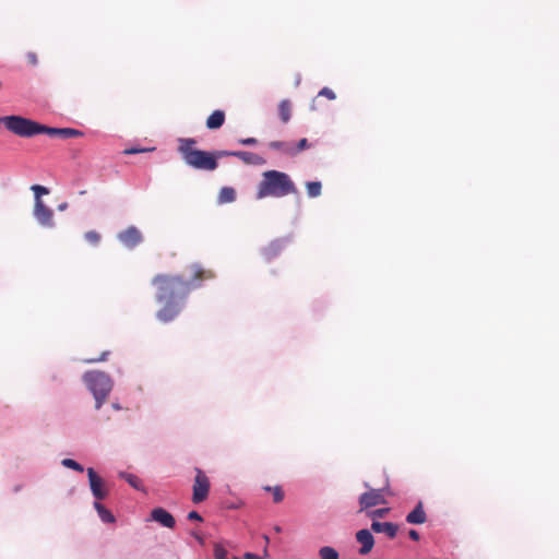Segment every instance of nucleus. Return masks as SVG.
I'll return each mask as SVG.
<instances>
[{
	"mask_svg": "<svg viewBox=\"0 0 559 559\" xmlns=\"http://www.w3.org/2000/svg\"><path fill=\"white\" fill-rule=\"evenodd\" d=\"M192 276L185 280L181 275L157 274L152 278V285L156 288L155 299L163 304L156 312V318L167 323L175 320L182 310L183 300L189 293L201 286L203 281L212 280L215 274L200 264L191 265Z\"/></svg>",
	"mask_w": 559,
	"mask_h": 559,
	"instance_id": "f257e3e1",
	"label": "nucleus"
},
{
	"mask_svg": "<svg viewBox=\"0 0 559 559\" xmlns=\"http://www.w3.org/2000/svg\"><path fill=\"white\" fill-rule=\"evenodd\" d=\"M3 124L10 132L21 138H32L40 133H45L50 138L61 139L82 135V132L76 129L47 127L32 119L15 115L3 117Z\"/></svg>",
	"mask_w": 559,
	"mask_h": 559,
	"instance_id": "f03ea898",
	"label": "nucleus"
},
{
	"mask_svg": "<svg viewBox=\"0 0 559 559\" xmlns=\"http://www.w3.org/2000/svg\"><path fill=\"white\" fill-rule=\"evenodd\" d=\"M296 191L294 181L286 173L267 170L262 174V179L258 185L257 199L261 200L267 197L282 198L296 193Z\"/></svg>",
	"mask_w": 559,
	"mask_h": 559,
	"instance_id": "7ed1b4c3",
	"label": "nucleus"
},
{
	"mask_svg": "<svg viewBox=\"0 0 559 559\" xmlns=\"http://www.w3.org/2000/svg\"><path fill=\"white\" fill-rule=\"evenodd\" d=\"M197 141L192 138L178 139V152L185 163L195 169L215 170L218 166L211 152L195 148Z\"/></svg>",
	"mask_w": 559,
	"mask_h": 559,
	"instance_id": "20e7f679",
	"label": "nucleus"
},
{
	"mask_svg": "<svg viewBox=\"0 0 559 559\" xmlns=\"http://www.w3.org/2000/svg\"><path fill=\"white\" fill-rule=\"evenodd\" d=\"M83 380L95 397V408L99 409L112 389L110 377L103 371H87Z\"/></svg>",
	"mask_w": 559,
	"mask_h": 559,
	"instance_id": "39448f33",
	"label": "nucleus"
},
{
	"mask_svg": "<svg viewBox=\"0 0 559 559\" xmlns=\"http://www.w3.org/2000/svg\"><path fill=\"white\" fill-rule=\"evenodd\" d=\"M192 489H193V492H192L193 503H201L209 496L210 479L205 475V473L200 468H195V477H194V483H193Z\"/></svg>",
	"mask_w": 559,
	"mask_h": 559,
	"instance_id": "423d86ee",
	"label": "nucleus"
},
{
	"mask_svg": "<svg viewBox=\"0 0 559 559\" xmlns=\"http://www.w3.org/2000/svg\"><path fill=\"white\" fill-rule=\"evenodd\" d=\"M33 214L36 221L43 227H55L53 211L50 207H48L44 202H34Z\"/></svg>",
	"mask_w": 559,
	"mask_h": 559,
	"instance_id": "0eeeda50",
	"label": "nucleus"
},
{
	"mask_svg": "<svg viewBox=\"0 0 559 559\" xmlns=\"http://www.w3.org/2000/svg\"><path fill=\"white\" fill-rule=\"evenodd\" d=\"M384 488L381 489H370L359 497V506L360 511L367 510L371 507H376L378 504L385 503V499L383 497Z\"/></svg>",
	"mask_w": 559,
	"mask_h": 559,
	"instance_id": "6e6552de",
	"label": "nucleus"
},
{
	"mask_svg": "<svg viewBox=\"0 0 559 559\" xmlns=\"http://www.w3.org/2000/svg\"><path fill=\"white\" fill-rule=\"evenodd\" d=\"M87 476L91 491L95 499H105L108 495V489L106 488L104 480L96 474V472L92 467L87 468Z\"/></svg>",
	"mask_w": 559,
	"mask_h": 559,
	"instance_id": "1a4fd4ad",
	"label": "nucleus"
},
{
	"mask_svg": "<svg viewBox=\"0 0 559 559\" xmlns=\"http://www.w3.org/2000/svg\"><path fill=\"white\" fill-rule=\"evenodd\" d=\"M118 239L126 247L132 249L136 247L139 243H141L143 237L141 231L136 227L130 226L118 234Z\"/></svg>",
	"mask_w": 559,
	"mask_h": 559,
	"instance_id": "9d476101",
	"label": "nucleus"
},
{
	"mask_svg": "<svg viewBox=\"0 0 559 559\" xmlns=\"http://www.w3.org/2000/svg\"><path fill=\"white\" fill-rule=\"evenodd\" d=\"M356 539L361 545L359 554L365 556L369 554L374 545V538L371 531L364 528L356 533Z\"/></svg>",
	"mask_w": 559,
	"mask_h": 559,
	"instance_id": "9b49d317",
	"label": "nucleus"
},
{
	"mask_svg": "<svg viewBox=\"0 0 559 559\" xmlns=\"http://www.w3.org/2000/svg\"><path fill=\"white\" fill-rule=\"evenodd\" d=\"M151 519L167 528H174L176 525L175 518L163 508L153 509L151 512Z\"/></svg>",
	"mask_w": 559,
	"mask_h": 559,
	"instance_id": "f8f14e48",
	"label": "nucleus"
},
{
	"mask_svg": "<svg viewBox=\"0 0 559 559\" xmlns=\"http://www.w3.org/2000/svg\"><path fill=\"white\" fill-rule=\"evenodd\" d=\"M371 530L376 533H384L388 537L394 538L397 534L399 526L392 522H378L371 523Z\"/></svg>",
	"mask_w": 559,
	"mask_h": 559,
	"instance_id": "ddd939ff",
	"label": "nucleus"
},
{
	"mask_svg": "<svg viewBox=\"0 0 559 559\" xmlns=\"http://www.w3.org/2000/svg\"><path fill=\"white\" fill-rule=\"evenodd\" d=\"M427 520L426 512L424 510L423 502L419 501L417 506L406 515V522L408 524H423Z\"/></svg>",
	"mask_w": 559,
	"mask_h": 559,
	"instance_id": "4468645a",
	"label": "nucleus"
},
{
	"mask_svg": "<svg viewBox=\"0 0 559 559\" xmlns=\"http://www.w3.org/2000/svg\"><path fill=\"white\" fill-rule=\"evenodd\" d=\"M225 122V112L221 109L214 110L206 119V128L210 130L219 129Z\"/></svg>",
	"mask_w": 559,
	"mask_h": 559,
	"instance_id": "2eb2a0df",
	"label": "nucleus"
},
{
	"mask_svg": "<svg viewBox=\"0 0 559 559\" xmlns=\"http://www.w3.org/2000/svg\"><path fill=\"white\" fill-rule=\"evenodd\" d=\"M233 156L238 157L245 164L259 165L263 162L262 157L255 153L247 151H234Z\"/></svg>",
	"mask_w": 559,
	"mask_h": 559,
	"instance_id": "dca6fc26",
	"label": "nucleus"
},
{
	"mask_svg": "<svg viewBox=\"0 0 559 559\" xmlns=\"http://www.w3.org/2000/svg\"><path fill=\"white\" fill-rule=\"evenodd\" d=\"M278 116L283 123H287L292 117V103L288 99H283L278 104Z\"/></svg>",
	"mask_w": 559,
	"mask_h": 559,
	"instance_id": "f3484780",
	"label": "nucleus"
},
{
	"mask_svg": "<svg viewBox=\"0 0 559 559\" xmlns=\"http://www.w3.org/2000/svg\"><path fill=\"white\" fill-rule=\"evenodd\" d=\"M94 508L104 523H114L116 521L114 514L108 509H106L99 501L94 502Z\"/></svg>",
	"mask_w": 559,
	"mask_h": 559,
	"instance_id": "a211bd4d",
	"label": "nucleus"
},
{
	"mask_svg": "<svg viewBox=\"0 0 559 559\" xmlns=\"http://www.w3.org/2000/svg\"><path fill=\"white\" fill-rule=\"evenodd\" d=\"M236 199V191L231 187H224L218 194L219 203H230Z\"/></svg>",
	"mask_w": 559,
	"mask_h": 559,
	"instance_id": "6ab92c4d",
	"label": "nucleus"
},
{
	"mask_svg": "<svg viewBox=\"0 0 559 559\" xmlns=\"http://www.w3.org/2000/svg\"><path fill=\"white\" fill-rule=\"evenodd\" d=\"M310 146H311V144L308 142L307 139L304 138V139L298 141L296 146H292V147L285 148V153L289 154V155H296L299 152L309 148Z\"/></svg>",
	"mask_w": 559,
	"mask_h": 559,
	"instance_id": "aec40b11",
	"label": "nucleus"
},
{
	"mask_svg": "<svg viewBox=\"0 0 559 559\" xmlns=\"http://www.w3.org/2000/svg\"><path fill=\"white\" fill-rule=\"evenodd\" d=\"M309 198H317L321 194L322 185L320 181H309L306 183Z\"/></svg>",
	"mask_w": 559,
	"mask_h": 559,
	"instance_id": "412c9836",
	"label": "nucleus"
},
{
	"mask_svg": "<svg viewBox=\"0 0 559 559\" xmlns=\"http://www.w3.org/2000/svg\"><path fill=\"white\" fill-rule=\"evenodd\" d=\"M264 490L272 493L273 501L275 503H280V502L283 501V499H284V491H283V488L281 486H274V487L265 486Z\"/></svg>",
	"mask_w": 559,
	"mask_h": 559,
	"instance_id": "4be33fe9",
	"label": "nucleus"
},
{
	"mask_svg": "<svg viewBox=\"0 0 559 559\" xmlns=\"http://www.w3.org/2000/svg\"><path fill=\"white\" fill-rule=\"evenodd\" d=\"M319 555L321 559H338L337 551L329 546H324L320 549Z\"/></svg>",
	"mask_w": 559,
	"mask_h": 559,
	"instance_id": "5701e85b",
	"label": "nucleus"
},
{
	"mask_svg": "<svg viewBox=\"0 0 559 559\" xmlns=\"http://www.w3.org/2000/svg\"><path fill=\"white\" fill-rule=\"evenodd\" d=\"M31 190L34 192L35 195V202H44L41 200V197L49 193V190L40 185H33L31 187Z\"/></svg>",
	"mask_w": 559,
	"mask_h": 559,
	"instance_id": "b1692460",
	"label": "nucleus"
},
{
	"mask_svg": "<svg viewBox=\"0 0 559 559\" xmlns=\"http://www.w3.org/2000/svg\"><path fill=\"white\" fill-rule=\"evenodd\" d=\"M119 476L126 479L135 489L141 488V480L133 474L120 473Z\"/></svg>",
	"mask_w": 559,
	"mask_h": 559,
	"instance_id": "393cba45",
	"label": "nucleus"
},
{
	"mask_svg": "<svg viewBox=\"0 0 559 559\" xmlns=\"http://www.w3.org/2000/svg\"><path fill=\"white\" fill-rule=\"evenodd\" d=\"M84 238L93 246H97L100 241V235L95 230H90L84 234Z\"/></svg>",
	"mask_w": 559,
	"mask_h": 559,
	"instance_id": "a878e982",
	"label": "nucleus"
},
{
	"mask_svg": "<svg viewBox=\"0 0 559 559\" xmlns=\"http://www.w3.org/2000/svg\"><path fill=\"white\" fill-rule=\"evenodd\" d=\"M61 464L64 467L74 469V471L80 472V473H82L84 471L83 466L81 464H79L76 461L72 460V459H63Z\"/></svg>",
	"mask_w": 559,
	"mask_h": 559,
	"instance_id": "bb28decb",
	"label": "nucleus"
},
{
	"mask_svg": "<svg viewBox=\"0 0 559 559\" xmlns=\"http://www.w3.org/2000/svg\"><path fill=\"white\" fill-rule=\"evenodd\" d=\"M227 550L221 545L215 544L214 545V558L215 559H227Z\"/></svg>",
	"mask_w": 559,
	"mask_h": 559,
	"instance_id": "cd10ccee",
	"label": "nucleus"
},
{
	"mask_svg": "<svg viewBox=\"0 0 559 559\" xmlns=\"http://www.w3.org/2000/svg\"><path fill=\"white\" fill-rule=\"evenodd\" d=\"M269 146L273 150L282 151L285 153V148L292 147L289 143L282 142V141H272L270 142Z\"/></svg>",
	"mask_w": 559,
	"mask_h": 559,
	"instance_id": "c85d7f7f",
	"label": "nucleus"
},
{
	"mask_svg": "<svg viewBox=\"0 0 559 559\" xmlns=\"http://www.w3.org/2000/svg\"><path fill=\"white\" fill-rule=\"evenodd\" d=\"M109 352L108 350H105L100 354L99 357L97 358H90V359H86L85 362L86 364H94V362H99V361H105L107 360L108 356H109Z\"/></svg>",
	"mask_w": 559,
	"mask_h": 559,
	"instance_id": "c756f323",
	"label": "nucleus"
},
{
	"mask_svg": "<svg viewBox=\"0 0 559 559\" xmlns=\"http://www.w3.org/2000/svg\"><path fill=\"white\" fill-rule=\"evenodd\" d=\"M151 151H154V147H152V148H135V147H131V148L124 150L123 153L126 155H132V154H139V153L151 152Z\"/></svg>",
	"mask_w": 559,
	"mask_h": 559,
	"instance_id": "7c9ffc66",
	"label": "nucleus"
},
{
	"mask_svg": "<svg viewBox=\"0 0 559 559\" xmlns=\"http://www.w3.org/2000/svg\"><path fill=\"white\" fill-rule=\"evenodd\" d=\"M389 512V508L377 509L369 512V515L372 518H383Z\"/></svg>",
	"mask_w": 559,
	"mask_h": 559,
	"instance_id": "2f4dec72",
	"label": "nucleus"
},
{
	"mask_svg": "<svg viewBox=\"0 0 559 559\" xmlns=\"http://www.w3.org/2000/svg\"><path fill=\"white\" fill-rule=\"evenodd\" d=\"M211 153L215 156V160H217L219 157L233 156V152L230 151H216Z\"/></svg>",
	"mask_w": 559,
	"mask_h": 559,
	"instance_id": "473e14b6",
	"label": "nucleus"
},
{
	"mask_svg": "<svg viewBox=\"0 0 559 559\" xmlns=\"http://www.w3.org/2000/svg\"><path fill=\"white\" fill-rule=\"evenodd\" d=\"M239 143L242 145H255L258 143V141L254 138H246V139H240Z\"/></svg>",
	"mask_w": 559,
	"mask_h": 559,
	"instance_id": "72a5a7b5",
	"label": "nucleus"
},
{
	"mask_svg": "<svg viewBox=\"0 0 559 559\" xmlns=\"http://www.w3.org/2000/svg\"><path fill=\"white\" fill-rule=\"evenodd\" d=\"M188 519L191 521H199L202 522V516L197 511H191L188 513Z\"/></svg>",
	"mask_w": 559,
	"mask_h": 559,
	"instance_id": "f704fd0d",
	"label": "nucleus"
},
{
	"mask_svg": "<svg viewBox=\"0 0 559 559\" xmlns=\"http://www.w3.org/2000/svg\"><path fill=\"white\" fill-rule=\"evenodd\" d=\"M320 95H324V96H326V97H328V98H330V99H334V98H335V95H334L333 91H331V90H329V88H326V87H324V88L320 92Z\"/></svg>",
	"mask_w": 559,
	"mask_h": 559,
	"instance_id": "c9c22d12",
	"label": "nucleus"
},
{
	"mask_svg": "<svg viewBox=\"0 0 559 559\" xmlns=\"http://www.w3.org/2000/svg\"><path fill=\"white\" fill-rule=\"evenodd\" d=\"M408 536L412 540H415V542L419 540V538H420L419 533L416 530H411L408 532Z\"/></svg>",
	"mask_w": 559,
	"mask_h": 559,
	"instance_id": "e433bc0d",
	"label": "nucleus"
},
{
	"mask_svg": "<svg viewBox=\"0 0 559 559\" xmlns=\"http://www.w3.org/2000/svg\"><path fill=\"white\" fill-rule=\"evenodd\" d=\"M27 59H28L29 63H32V64H36L37 63V57L33 52L27 55Z\"/></svg>",
	"mask_w": 559,
	"mask_h": 559,
	"instance_id": "4c0bfd02",
	"label": "nucleus"
},
{
	"mask_svg": "<svg viewBox=\"0 0 559 559\" xmlns=\"http://www.w3.org/2000/svg\"><path fill=\"white\" fill-rule=\"evenodd\" d=\"M245 559H262V557L255 555V554H252V552H246L243 555Z\"/></svg>",
	"mask_w": 559,
	"mask_h": 559,
	"instance_id": "58836bf2",
	"label": "nucleus"
},
{
	"mask_svg": "<svg viewBox=\"0 0 559 559\" xmlns=\"http://www.w3.org/2000/svg\"><path fill=\"white\" fill-rule=\"evenodd\" d=\"M67 207H68V203L67 202H63V203L58 205V210L59 211H64Z\"/></svg>",
	"mask_w": 559,
	"mask_h": 559,
	"instance_id": "ea45409f",
	"label": "nucleus"
},
{
	"mask_svg": "<svg viewBox=\"0 0 559 559\" xmlns=\"http://www.w3.org/2000/svg\"><path fill=\"white\" fill-rule=\"evenodd\" d=\"M264 557H267V549L264 548Z\"/></svg>",
	"mask_w": 559,
	"mask_h": 559,
	"instance_id": "a19ab883",
	"label": "nucleus"
},
{
	"mask_svg": "<svg viewBox=\"0 0 559 559\" xmlns=\"http://www.w3.org/2000/svg\"><path fill=\"white\" fill-rule=\"evenodd\" d=\"M114 408L119 409V408H120V406H119V405H117V404H115V405H114Z\"/></svg>",
	"mask_w": 559,
	"mask_h": 559,
	"instance_id": "79ce46f5",
	"label": "nucleus"
},
{
	"mask_svg": "<svg viewBox=\"0 0 559 559\" xmlns=\"http://www.w3.org/2000/svg\"><path fill=\"white\" fill-rule=\"evenodd\" d=\"M264 539L266 542V544L269 543V537L267 536H264Z\"/></svg>",
	"mask_w": 559,
	"mask_h": 559,
	"instance_id": "37998d69",
	"label": "nucleus"
},
{
	"mask_svg": "<svg viewBox=\"0 0 559 559\" xmlns=\"http://www.w3.org/2000/svg\"><path fill=\"white\" fill-rule=\"evenodd\" d=\"M0 123H3V117H0Z\"/></svg>",
	"mask_w": 559,
	"mask_h": 559,
	"instance_id": "c03bdc74",
	"label": "nucleus"
},
{
	"mask_svg": "<svg viewBox=\"0 0 559 559\" xmlns=\"http://www.w3.org/2000/svg\"><path fill=\"white\" fill-rule=\"evenodd\" d=\"M233 559H239L238 557H234Z\"/></svg>",
	"mask_w": 559,
	"mask_h": 559,
	"instance_id": "a18cd8bd",
	"label": "nucleus"
}]
</instances>
